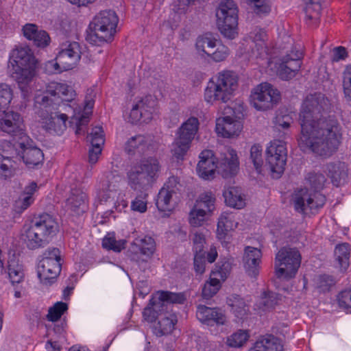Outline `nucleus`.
I'll list each match as a JSON object with an SVG mask.
<instances>
[{
	"mask_svg": "<svg viewBox=\"0 0 351 351\" xmlns=\"http://www.w3.org/2000/svg\"><path fill=\"white\" fill-rule=\"evenodd\" d=\"M330 101L321 93L306 96L302 102L300 121L301 134L298 145L303 151L327 158L338 149L341 134L337 119L328 114Z\"/></svg>",
	"mask_w": 351,
	"mask_h": 351,
	"instance_id": "f257e3e1",
	"label": "nucleus"
},
{
	"mask_svg": "<svg viewBox=\"0 0 351 351\" xmlns=\"http://www.w3.org/2000/svg\"><path fill=\"white\" fill-rule=\"evenodd\" d=\"M93 93L92 89H88L84 106L82 108L75 101L76 93L71 86L66 83L50 82L47 85L44 93L35 97L34 110L46 131L61 135L66 128V123L69 116L58 110L56 104L49 95L60 99L62 103H69L59 104L58 107H62L66 112L71 113V118L75 119V134L84 135L86 132V126L95 104V95L92 96Z\"/></svg>",
	"mask_w": 351,
	"mask_h": 351,
	"instance_id": "f03ea898",
	"label": "nucleus"
},
{
	"mask_svg": "<svg viewBox=\"0 0 351 351\" xmlns=\"http://www.w3.org/2000/svg\"><path fill=\"white\" fill-rule=\"evenodd\" d=\"M23 127V119L20 114L13 111H3L1 132L9 134L12 139H1V151L19 156L28 168H33L43 163L44 154L27 135Z\"/></svg>",
	"mask_w": 351,
	"mask_h": 351,
	"instance_id": "7ed1b4c3",
	"label": "nucleus"
},
{
	"mask_svg": "<svg viewBox=\"0 0 351 351\" xmlns=\"http://www.w3.org/2000/svg\"><path fill=\"white\" fill-rule=\"evenodd\" d=\"M11 76L25 95L28 84L36 75L37 60L29 47H17L10 54Z\"/></svg>",
	"mask_w": 351,
	"mask_h": 351,
	"instance_id": "20e7f679",
	"label": "nucleus"
},
{
	"mask_svg": "<svg viewBox=\"0 0 351 351\" xmlns=\"http://www.w3.org/2000/svg\"><path fill=\"white\" fill-rule=\"evenodd\" d=\"M58 228V223L52 215L46 213L35 215L29 225L24 227L23 237L27 247L35 250L45 246Z\"/></svg>",
	"mask_w": 351,
	"mask_h": 351,
	"instance_id": "39448f33",
	"label": "nucleus"
},
{
	"mask_svg": "<svg viewBox=\"0 0 351 351\" xmlns=\"http://www.w3.org/2000/svg\"><path fill=\"white\" fill-rule=\"evenodd\" d=\"M238 86V77L234 72L223 70L207 82L204 89V101L210 105L226 104L231 100Z\"/></svg>",
	"mask_w": 351,
	"mask_h": 351,
	"instance_id": "423d86ee",
	"label": "nucleus"
},
{
	"mask_svg": "<svg viewBox=\"0 0 351 351\" xmlns=\"http://www.w3.org/2000/svg\"><path fill=\"white\" fill-rule=\"evenodd\" d=\"M159 160L154 157L141 159L127 172L128 184L133 190H147L158 179L160 171Z\"/></svg>",
	"mask_w": 351,
	"mask_h": 351,
	"instance_id": "0eeeda50",
	"label": "nucleus"
},
{
	"mask_svg": "<svg viewBox=\"0 0 351 351\" xmlns=\"http://www.w3.org/2000/svg\"><path fill=\"white\" fill-rule=\"evenodd\" d=\"M119 19L112 10L101 11L89 25L86 40L91 45H101L111 42L116 32Z\"/></svg>",
	"mask_w": 351,
	"mask_h": 351,
	"instance_id": "6e6552de",
	"label": "nucleus"
},
{
	"mask_svg": "<svg viewBox=\"0 0 351 351\" xmlns=\"http://www.w3.org/2000/svg\"><path fill=\"white\" fill-rule=\"evenodd\" d=\"M62 260L58 248L47 249L37 265V276L40 283L46 287L56 282L62 270Z\"/></svg>",
	"mask_w": 351,
	"mask_h": 351,
	"instance_id": "1a4fd4ad",
	"label": "nucleus"
},
{
	"mask_svg": "<svg viewBox=\"0 0 351 351\" xmlns=\"http://www.w3.org/2000/svg\"><path fill=\"white\" fill-rule=\"evenodd\" d=\"M238 13L237 5L232 0L220 2L216 11V23L224 37L234 39L238 35Z\"/></svg>",
	"mask_w": 351,
	"mask_h": 351,
	"instance_id": "9d476101",
	"label": "nucleus"
},
{
	"mask_svg": "<svg viewBox=\"0 0 351 351\" xmlns=\"http://www.w3.org/2000/svg\"><path fill=\"white\" fill-rule=\"evenodd\" d=\"M301 259V254L296 248L282 247L276 254V276L285 280L295 278L300 266Z\"/></svg>",
	"mask_w": 351,
	"mask_h": 351,
	"instance_id": "9b49d317",
	"label": "nucleus"
},
{
	"mask_svg": "<svg viewBox=\"0 0 351 351\" xmlns=\"http://www.w3.org/2000/svg\"><path fill=\"white\" fill-rule=\"evenodd\" d=\"M184 186L178 176H170L160 189L156 205L159 211L171 213L180 201Z\"/></svg>",
	"mask_w": 351,
	"mask_h": 351,
	"instance_id": "f8f14e48",
	"label": "nucleus"
},
{
	"mask_svg": "<svg viewBox=\"0 0 351 351\" xmlns=\"http://www.w3.org/2000/svg\"><path fill=\"white\" fill-rule=\"evenodd\" d=\"M199 125L198 119L191 117L179 128L171 149L173 156L178 160H183L198 131Z\"/></svg>",
	"mask_w": 351,
	"mask_h": 351,
	"instance_id": "ddd939ff",
	"label": "nucleus"
},
{
	"mask_svg": "<svg viewBox=\"0 0 351 351\" xmlns=\"http://www.w3.org/2000/svg\"><path fill=\"white\" fill-rule=\"evenodd\" d=\"M280 99V92L267 82L256 86L250 95V103L257 110L265 111L271 108Z\"/></svg>",
	"mask_w": 351,
	"mask_h": 351,
	"instance_id": "4468645a",
	"label": "nucleus"
},
{
	"mask_svg": "<svg viewBox=\"0 0 351 351\" xmlns=\"http://www.w3.org/2000/svg\"><path fill=\"white\" fill-rule=\"evenodd\" d=\"M303 58L302 52L292 48L285 56L275 63L276 73L280 79L288 81L293 78L300 71Z\"/></svg>",
	"mask_w": 351,
	"mask_h": 351,
	"instance_id": "2eb2a0df",
	"label": "nucleus"
},
{
	"mask_svg": "<svg viewBox=\"0 0 351 351\" xmlns=\"http://www.w3.org/2000/svg\"><path fill=\"white\" fill-rule=\"evenodd\" d=\"M215 196L211 192L201 194L189 213V221L191 226L199 227L204 224L208 215L215 210Z\"/></svg>",
	"mask_w": 351,
	"mask_h": 351,
	"instance_id": "dca6fc26",
	"label": "nucleus"
},
{
	"mask_svg": "<svg viewBox=\"0 0 351 351\" xmlns=\"http://www.w3.org/2000/svg\"><path fill=\"white\" fill-rule=\"evenodd\" d=\"M287 148L283 141H271L266 150V161L273 176L279 178L283 173L287 163Z\"/></svg>",
	"mask_w": 351,
	"mask_h": 351,
	"instance_id": "f3484780",
	"label": "nucleus"
},
{
	"mask_svg": "<svg viewBox=\"0 0 351 351\" xmlns=\"http://www.w3.org/2000/svg\"><path fill=\"white\" fill-rule=\"evenodd\" d=\"M155 101L151 96H145L135 101L129 114V121L132 124L149 123L152 119Z\"/></svg>",
	"mask_w": 351,
	"mask_h": 351,
	"instance_id": "a211bd4d",
	"label": "nucleus"
},
{
	"mask_svg": "<svg viewBox=\"0 0 351 351\" xmlns=\"http://www.w3.org/2000/svg\"><path fill=\"white\" fill-rule=\"evenodd\" d=\"M81 53L78 43H66L61 45L60 50L57 54V60H60L64 69L71 70L79 63Z\"/></svg>",
	"mask_w": 351,
	"mask_h": 351,
	"instance_id": "6ab92c4d",
	"label": "nucleus"
},
{
	"mask_svg": "<svg viewBox=\"0 0 351 351\" xmlns=\"http://www.w3.org/2000/svg\"><path fill=\"white\" fill-rule=\"evenodd\" d=\"M196 317L201 323L208 326H223L226 322V316L221 309L202 304L197 306Z\"/></svg>",
	"mask_w": 351,
	"mask_h": 351,
	"instance_id": "aec40b11",
	"label": "nucleus"
},
{
	"mask_svg": "<svg viewBox=\"0 0 351 351\" xmlns=\"http://www.w3.org/2000/svg\"><path fill=\"white\" fill-rule=\"evenodd\" d=\"M90 147L88 151V162L91 165L97 162L105 143V134L101 126H95L86 136Z\"/></svg>",
	"mask_w": 351,
	"mask_h": 351,
	"instance_id": "412c9836",
	"label": "nucleus"
},
{
	"mask_svg": "<svg viewBox=\"0 0 351 351\" xmlns=\"http://www.w3.org/2000/svg\"><path fill=\"white\" fill-rule=\"evenodd\" d=\"M197 166L198 176L204 180H211L215 177L218 165V159L211 150H203L199 154Z\"/></svg>",
	"mask_w": 351,
	"mask_h": 351,
	"instance_id": "4be33fe9",
	"label": "nucleus"
},
{
	"mask_svg": "<svg viewBox=\"0 0 351 351\" xmlns=\"http://www.w3.org/2000/svg\"><path fill=\"white\" fill-rule=\"evenodd\" d=\"M243 129V123L239 118L225 116L216 119L215 131L223 138L239 136Z\"/></svg>",
	"mask_w": 351,
	"mask_h": 351,
	"instance_id": "5701e85b",
	"label": "nucleus"
},
{
	"mask_svg": "<svg viewBox=\"0 0 351 351\" xmlns=\"http://www.w3.org/2000/svg\"><path fill=\"white\" fill-rule=\"evenodd\" d=\"M66 208L74 215H81L88 208V196L81 188L72 189L66 200Z\"/></svg>",
	"mask_w": 351,
	"mask_h": 351,
	"instance_id": "b1692460",
	"label": "nucleus"
},
{
	"mask_svg": "<svg viewBox=\"0 0 351 351\" xmlns=\"http://www.w3.org/2000/svg\"><path fill=\"white\" fill-rule=\"evenodd\" d=\"M348 165L345 162L337 160L326 165L325 173L330 179L332 184L339 187L348 182L349 178Z\"/></svg>",
	"mask_w": 351,
	"mask_h": 351,
	"instance_id": "393cba45",
	"label": "nucleus"
},
{
	"mask_svg": "<svg viewBox=\"0 0 351 351\" xmlns=\"http://www.w3.org/2000/svg\"><path fill=\"white\" fill-rule=\"evenodd\" d=\"M125 152L132 155H144L153 149V143L151 136L145 135H136L128 140L125 147Z\"/></svg>",
	"mask_w": 351,
	"mask_h": 351,
	"instance_id": "a878e982",
	"label": "nucleus"
},
{
	"mask_svg": "<svg viewBox=\"0 0 351 351\" xmlns=\"http://www.w3.org/2000/svg\"><path fill=\"white\" fill-rule=\"evenodd\" d=\"M261 257L262 252L259 249L250 246L245 248L244 268L250 277L256 279L258 276Z\"/></svg>",
	"mask_w": 351,
	"mask_h": 351,
	"instance_id": "bb28decb",
	"label": "nucleus"
},
{
	"mask_svg": "<svg viewBox=\"0 0 351 351\" xmlns=\"http://www.w3.org/2000/svg\"><path fill=\"white\" fill-rule=\"evenodd\" d=\"M194 252V269L197 274H202L205 271L206 252L204 251V244L206 243L205 237L202 233L196 232L193 238Z\"/></svg>",
	"mask_w": 351,
	"mask_h": 351,
	"instance_id": "cd10ccee",
	"label": "nucleus"
},
{
	"mask_svg": "<svg viewBox=\"0 0 351 351\" xmlns=\"http://www.w3.org/2000/svg\"><path fill=\"white\" fill-rule=\"evenodd\" d=\"M248 351H283V346L273 335L261 337Z\"/></svg>",
	"mask_w": 351,
	"mask_h": 351,
	"instance_id": "c85d7f7f",
	"label": "nucleus"
},
{
	"mask_svg": "<svg viewBox=\"0 0 351 351\" xmlns=\"http://www.w3.org/2000/svg\"><path fill=\"white\" fill-rule=\"evenodd\" d=\"M239 222L236 219V214L233 213L223 212L218 220L217 233L219 239L226 237L229 231L234 230L238 226Z\"/></svg>",
	"mask_w": 351,
	"mask_h": 351,
	"instance_id": "c756f323",
	"label": "nucleus"
},
{
	"mask_svg": "<svg viewBox=\"0 0 351 351\" xmlns=\"http://www.w3.org/2000/svg\"><path fill=\"white\" fill-rule=\"evenodd\" d=\"M223 195L226 205L230 207L241 209L245 206V195L239 187H229L227 190L224 191Z\"/></svg>",
	"mask_w": 351,
	"mask_h": 351,
	"instance_id": "7c9ffc66",
	"label": "nucleus"
},
{
	"mask_svg": "<svg viewBox=\"0 0 351 351\" xmlns=\"http://www.w3.org/2000/svg\"><path fill=\"white\" fill-rule=\"evenodd\" d=\"M160 315L162 317L159 319L154 332L159 337L170 334L178 322L177 316L175 313H168Z\"/></svg>",
	"mask_w": 351,
	"mask_h": 351,
	"instance_id": "2f4dec72",
	"label": "nucleus"
},
{
	"mask_svg": "<svg viewBox=\"0 0 351 351\" xmlns=\"http://www.w3.org/2000/svg\"><path fill=\"white\" fill-rule=\"evenodd\" d=\"M106 178L101 181V189L106 196V199L110 198L115 194L120 187L121 177L117 173L108 172Z\"/></svg>",
	"mask_w": 351,
	"mask_h": 351,
	"instance_id": "473e14b6",
	"label": "nucleus"
},
{
	"mask_svg": "<svg viewBox=\"0 0 351 351\" xmlns=\"http://www.w3.org/2000/svg\"><path fill=\"white\" fill-rule=\"evenodd\" d=\"M216 39L211 34L206 33L199 36L196 39L195 48L202 57L208 56L217 44Z\"/></svg>",
	"mask_w": 351,
	"mask_h": 351,
	"instance_id": "72a5a7b5",
	"label": "nucleus"
},
{
	"mask_svg": "<svg viewBox=\"0 0 351 351\" xmlns=\"http://www.w3.org/2000/svg\"><path fill=\"white\" fill-rule=\"evenodd\" d=\"M321 0H305L304 12L308 25H317L321 15Z\"/></svg>",
	"mask_w": 351,
	"mask_h": 351,
	"instance_id": "f704fd0d",
	"label": "nucleus"
},
{
	"mask_svg": "<svg viewBox=\"0 0 351 351\" xmlns=\"http://www.w3.org/2000/svg\"><path fill=\"white\" fill-rule=\"evenodd\" d=\"M196 0H178V3L170 13L168 23L173 30L181 20V15L184 14L190 5L195 4Z\"/></svg>",
	"mask_w": 351,
	"mask_h": 351,
	"instance_id": "c9c22d12",
	"label": "nucleus"
},
{
	"mask_svg": "<svg viewBox=\"0 0 351 351\" xmlns=\"http://www.w3.org/2000/svg\"><path fill=\"white\" fill-rule=\"evenodd\" d=\"M132 247H136L142 255L151 257L156 250V243L153 238L145 236L143 238L136 239L132 244Z\"/></svg>",
	"mask_w": 351,
	"mask_h": 351,
	"instance_id": "e433bc0d",
	"label": "nucleus"
},
{
	"mask_svg": "<svg viewBox=\"0 0 351 351\" xmlns=\"http://www.w3.org/2000/svg\"><path fill=\"white\" fill-rule=\"evenodd\" d=\"M8 274L12 286L20 284L23 280V266L19 263L14 255L8 262Z\"/></svg>",
	"mask_w": 351,
	"mask_h": 351,
	"instance_id": "4c0bfd02",
	"label": "nucleus"
},
{
	"mask_svg": "<svg viewBox=\"0 0 351 351\" xmlns=\"http://www.w3.org/2000/svg\"><path fill=\"white\" fill-rule=\"evenodd\" d=\"M336 259L341 271H346L350 265V245L347 243H342L335 247Z\"/></svg>",
	"mask_w": 351,
	"mask_h": 351,
	"instance_id": "58836bf2",
	"label": "nucleus"
},
{
	"mask_svg": "<svg viewBox=\"0 0 351 351\" xmlns=\"http://www.w3.org/2000/svg\"><path fill=\"white\" fill-rule=\"evenodd\" d=\"M127 241L125 239L117 240L114 232L108 233L102 240V247L107 250L120 252L125 248Z\"/></svg>",
	"mask_w": 351,
	"mask_h": 351,
	"instance_id": "ea45409f",
	"label": "nucleus"
},
{
	"mask_svg": "<svg viewBox=\"0 0 351 351\" xmlns=\"http://www.w3.org/2000/svg\"><path fill=\"white\" fill-rule=\"evenodd\" d=\"M227 303L232 307L235 316L238 318L243 319L248 311L244 300L239 295H230L228 298Z\"/></svg>",
	"mask_w": 351,
	"mask_h": 351,
	"instance_id": "a19ab883",
	"label": "nucleus"
},
{
	"mask_svg": "<svg viewBox=\"0 0 351 351\" xmlns=\"http://www.w3.org/2000/svg\"><path fill=\"white\" fill-rule=\"evenodd\" d=\"M158 299L160 302L167 304H182L186 298L184 293H173L169 291H159L157 292Z\"/></svg>",
	"mask_w": 351,
	"mask_h": 351,
	"instance_id": "79ce46f5",
	"label": "nucleus"
},
{
	"mask_svg": "<svg viewBox=\"0 0 351 351\" xmlns=\"http://www.w3.org/2000/svg\"><path fill=\"white\" fill-rule=\"evenodd\" d=\"M280 295L270 291H264L261 295L259 307L263 311H269L278 304Z\"/></svg>",
	"mask_w": 351,
	"mask_h": 351,
	"instance_id": "37998d69",
	"label": "nucleus"
},
{
	"mask_svg": "<svg viewBox=\"0 0 351 351\" xmlns=\"http://www.w3.org/2000/svg\"><path fill=\"white\" fill-rule=\"evenodd\" d=\"M18 169L17 162L10 156L1 154V178H4L5 180H7L12 178L15 175Z\"/></svg>",
	"mask_w": 351,
	"mask_h": 351,
	"instance_id": "c03bdc74",
	"label": "nucleus"
},
{
	"mask_svg": "<svg viewBox=\"0 0 351 351\" xmlns=\"http://www.w3.org/2000/svg\"><path fill=\"white\" fill-rule=\"evenodd\" d=\"M266 36L265 30L260 27H256L254 31L250 33V37L252 38L253 41L256 43L257 51H261L258 52L261 57L265 54L267 55V48L265 43Z\"/></svg>",
	"mask_w": 351,
	"mask_h": 351,
	"instance_id": "a18cd8bd",
	"label": "nucleus"
},
{
	"mask_svg": "<svg viewBox=\"0 0 351 351\" xmlns=\"http://www.w3.org/2000/svg\"><path fill=\"white\" fill-rule=\"evenodd\" d=\"M335 278L329 274H321L315 280V287L319 293L329 292L336 284Z\"/></svg>",
	"mask_w": 351,
	"mask_h": 351,
	"instance_id": "49530a36",
	"label": "nucleus"
},
{
	"mask_svg": "<svg viewBox=\"0 0 351 351\" xmlns=\"http://www.w3.org/2000/svg\"><path fill=\"white\" fill-rule=\"evenodd\" d=\"M250 333L246 330H238L227 339V344L232 348L242 347L248 340Z\"/></svg>",
	"mask_w": 351,
	"mask_h": 351,
	"instance_id": "de8ad7c7",
	"label": "nucleus"
},
{
	"mask_svg": "<svg viewBox=\"0 0 351 351\" xmlns=\"http://www.w3.org/2000/svg\"><path fill=\"white\" fill-rule=\"evenodd\" d=\"M230 55V50L228 47L222 44L219 40L217 41L215 48L208 55V58L215 62L224 61Z\"/></svg>",
	"mask_w": 351,
	"mask_h": 351,
	"instance_id": "09e8293b",
	"label": "nucleus"
},
{
	"mask_svg": "<svg viewBox=\"0 0 351 351\" xmlns=\"http://www.w3.org/2000/svg\"><path fill=\"white\" fill-rule=\"evenodd\" d=\"M228 152L230 155V158L224 162L226 169L223 175V177L234 176L239 169V160L236 151L233 149H230Z\"/></svg>",
	"mask_w": 351,
	"mask_h": 351,
	"instance_id": "8fccbe9b",
	"label": "nucleus"
},
{
	"mask_svg": "<svg viewBox=\"0 0 351 351\" xmlns=\"http://www.w3.org/2000/svg\"><path fill=\"white\" fill-rule=\"evenodd\" d=\"M148 194L145 192L141 193L134 197L131 202V210L139 213H144L147 210Z\"/></svg>",
	"mask_w": 351,
	"mask_h": 351,
	"instance_id": "3c124183",
	"label": "nucleus"
},
{
	"mask_svg": "<svg viewBox=\"0 0 351 351\" xmlns=\"http://www.w3.org/2000/svg\"><path fill=\"white\" fill-rule=\"evenodd\" d=\"M326 202V198L323 194L314 192L311 193L306 199V206L311 210H318L322 208Z\"/></svg>",
	"mask_w": 351,
	"mask_h": 351,
	"instance_id": "603ef678",
	"label": "nucleus"
},
{
	"mask_svg": "<svg viewBox=\"0 0 351 351\" xmlns=\"http://www.w3.org/2000/svg\"><path fill=\"white\" fill-rule=\"evenodd\" d=\"M68 309V305L63 302H57L50 307L47 315V320L50 322L58 321Z\"/></svg>",
	"mask_w": 351,
	"mask_h": 351,
	"instance_id": "864d4df0",
	"label": "nucleus"
},
{
	"mask_svg": "<svg viewBox=\"0 0 351 351\" xmlns=\"http://www.w3.org/2000/svg\"><path fill=\"white\" fill-rule=\"evenodd\" d=\"M231 267L228 262L217 264L215 268L211 271L210 278H215L220 282L225 281L230 272Z\"/></svg>",
	"mask_w": 351,
	"mask_h": 351,
	"instance_id": "5fc2aeb1",
	"label": "nucleus"
},
{
	"mask_svg": "<svg viewBox=\"0 0 351 351\" xmlns=\"http://www.w3.org/2000/svg\"><path fill=\"white\" fill-rule=\"evenodd\" d=\"M221 288V282L217 280L215 278H210L208 281L206 282L202 289V297L205 299H210Z\"/></svg>",
	"mask_w": 351,
	"mask_h": 351,
	"instance_id": "6e6d98bb",
	"label": "nucleus"
},
{
	"mask_svg": "<svg viewBox=\"0 0 351 351\" xmlns=\"http://www.w3.org/2000/svg\"><path fill=\"white\" fill-rule=\"evenodd\" d=\"M250 158L257 172H260L263 164V147L259 144H254L250 149Z\"/></svg>",
	"mask_w": 351,
	"mask_h": 351,
	"instance_id": "4d7b16f0",
	"label": "nucleus"
},
{
	"mask_svg": "<svg viewBox=\"0 0 351 351\" xmlns=\"http://www.w3.org/2000/svg\"><path fill=\"white\" fill-rule=\"evenodd\" d=\"M34 197L21 194L13 204V210L15 213L20 215L27 209L34 202Z\"/></svg>",
	"mask_w": 351,
	"mask_h": 351,
	"instance_id": "13d9d810",
	"label": "nucleus"
},
{
	"mask_svg": "<svg viewBox=\"0 0 351 351\" xmlns=\"http://www.w3.org/2000/svg\"><path fill=\"white\" fill-rule=\"evenodd\" d=\"M250 5H253L254 12L258 16H266L271 12V5L267 0H247Z\"/></svg>",
	"mask_w": 351,
	"mask_h": 351,
	"instance_id": "bf43d9fd",
	"label": "nucleus"
},
{
	"mask_svg": "<svg viewBox=\"0 0 351 351\" xmlns=\"http://www.w3.org/2000/svg\"><path fill=\"white\" fill-rule=\"evenodd\" d=\"M157 307H158V304H156L154 298L150 299L148 306L143 311V317L146 322L153 323L156 320L159 316L156 309Z\"/></svg>",
	"mask_w": 351,
	"mask_h": 351,
	"instance_id": "052dcab7",
	"label": "nucleus"
},
{
	"mask_svg": "<svg viewBox=\"0 0 351 351\" xmlns=\"http://www.w3.org/2000/svg\"><path fill=\"white\" fill-rule=\"evenodd\" d=\"M306 182L314 189L322 188L325 182V177L322 173L309 172L306 176Z\"/></svg>",
	"mask_w": 351,
	"mask_h": 351,
	"instance_id": "680f3d73",
	"label": "nucleus"
},
{
	"mask_svg": "<svg viewBox=\"0 0 351 351\" xmlns=\"http://www.w3.org/2000/svg\"><path fill=\"white\" fill-rule=\"evenodd\" d=\"M343 87L345 97L351 100V64L348 65L343 72Z\"/></svg>",
	"mask_w": 351,
	"mask_h": 351,
	"instance_id": "e2e57ef3",
	"label": "nucleus"
},
{
	"mask_svg": "<svg viewBox=\"0 0 351 351\" xmlns=\"http://www.w3.org/2000/svg\"><path fill=\"white\" fill-rule=\"evenodd\" d=\"M31 40L38 47H45L50 43V37L47 32L38 30Z\"/></svg>",
	"mask_w": 351,
	"mask_h": 351,
	"instance_id": "0e129e2a",
	"label": "nucleus"
},
{
	"mask_svg": "<svg viewBox=\"0 0 351 351\" xmlns=\"http://www.w3.org/2000/svg\"><path fill=\"white\" fill-rule=\"evenodd\" d=\"M45 69L47 73L49 74L60 73L64 71H69L63 68V65L57 60V56L54 60H49L46 62Z\"/></svg>",
	"mask_w": 351,
	"mask_h": 351,
	"instance_id": "69168bd1",
	"label": "nucleus"
},
{
	"mask_svg": "<svg viewBox=\"0 0 351 351\" xmlns=\"http://www.w3.org/2000/svg\"><path fill=\"white\" fill-rule=\"evenodd\" d=\"M337 300L341 307L351 313V290L341 291L337 296Z\"/></svg>",
	"mask_w": 351,
	"mask_h": 351,
	"instance_id": "338daca9",
	"label": "nucleus"
},
{
	"mask_svg": "<svg viewBox=\"0 0 351 351\" xmlns=\"http://www.w3.org/2000/svg\"><path fill=\"white\" fill-rule=\"evenodd\" d=\"M292 121L293 119L289 114H282L281 112H278L275 117L276 125L283 129L289 128Z\"/></svg>",
	"mask_w": 351,
	"mask_h": 351,
	"instance_id": "774afa93",
	"label": "nucleus"
}]
</instances>
